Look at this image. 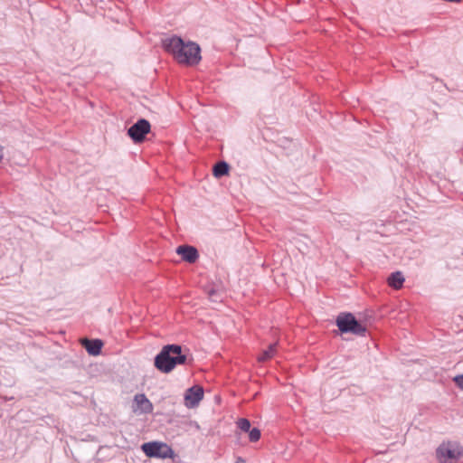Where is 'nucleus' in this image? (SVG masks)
<instances>
[{
	"mask_svg": "<svg viewBox=\"0 0 463 463\" xmlns=\"http://www.w3.org/2000/svg\"><path fill=\"white\" fill-rule=\"evenodd\" d=\"M463 455V447L457 442H443L436 449L439 463H456Z\"/></svg>",
	"mask_w": 463,
	"mask_h": 463,
	"instance_id": "obj_3",
	"label": "nucleus"
},
{
	"mask_svg": "<svg viewBox=\"0 0 463 463\" xmlns=\"http://www.w3.org/2000/svg\"><path fill=\"white\" fill-rule=\"evenodd\" d=\"M203 398V388L200 385H194L188 388L184 394V403L188 408H194Z\"/></svg>",
	"mask_w": 463,
	"mask_h": 463,
	"instance_id": "obj_7",
	"label": "nucleus"
},
{
	"mask_svg": "<svg viewBox=\"0 0 463 463\" xmlns=\"http://www.w3.org/2000/svg\"><path fill=\"white\" fill-rule=\"evenodd\" d=\"M134 402L136 407H134V411H139L140 413H151L153 411V404L146 398L144 393L136 394L134 397Z\"/></svg>",
	"mask_w": 463,
	"mask_h": 463,
	"instance_id": "obj_9",
	"label": "nucleus"
},
{
	"mask_svg": "<svg viewBox=\"0 0 463 463\" xmlns=\"http://www.w3.org/2000/svg\"><path fill=\"white\" fill-rule=\"evenodd\" d=\"M277 344H271L268 347V349L264 350L262 354L259 356V362H265L270 358H272L276 353Z\"/></svg>",
	"mask_w": 463,
	"mask_h": 463,
	"instance_id": "obj_13",
	"label": "nucleus"
},
{
	"mask_svg": "<svg viewBox=\"0 0 463 463\" xmlns=\"http://www.w3.org/2000/svg\"><path fill=\"white\" fill-rule=\"evenodd\" d=\"M187 355L183 353L179 345L172 344L164 345L155 357V366L164 373L172 372L176 365L185 364Z\"/></svg>",
	"mask_w": 463,
	"mask_h": 463,
	"instance_id": "obj_2",
	"label": "nucleus"
},
{
	"mask_svg": "<svg viewBox=\"0 0 463 463\" xmlns=\"http://www.w3.org/2000/svg\"><path fill=\"white\" fill-rule=\"evenodd\" d=\"M164 49L171 53L179 62L187 65L198 64L201 61L200 46L194 42L185 43L178 36H173L163 41Z\"/></svg>",
	"mask_w": 463,
	"mask_h": 463,
	"instance_id": "obj_1",
	"label": "nucleus"
},
{
	"mask_svg": "<svg viewBox=\"0 0 463 463\" xmlns=\"http://www.w3.org/2000/svg\"><path fill=\"white\" fill-rule=\"evenodd\" d=\"M336 326L342 333H352L364 335L366 327L363 326L352 313H341L336 318Z\"/></svg>",
	"mask_w": 463,
	"mask_h": 463,
	"instance_id": "obj_4",
	"label": "nucleus"
},
{
	"mask_svg": "<svg viewBox=\"0 0 463 463\" xmlns=\"http://www.w3.org/2000/svg\"><path fill=\"white\" fill-rule=\"evenodd\" d=\"M245 461L241 458H239L236 461V463H244Z\"/></svg>",
	"mask_w": 463,
	"mask_h": 463,
	"instance_id": "obj_17",
	"label": "nucleus"
},
{
	"mask_svg": "<svg viewBox=\"0 0 463 463\" xmlns=\"http://www.w3.org/2000/svg\"><path fill=\"white\" fill-rule=\"evenodd\" d=\"M150 129L151 125L149 121L140 118L128 129V135L137 144L145 140L146 135L150 132Z\"/></svg>",
	"mask_w": 463,
	"mask_h": 463,
	"instance_id": "obj_6",
	"label": "nucleus"
},
{
	"mask_svg": "<svg viewBox=\"0 0 463 463\" xmlns=\"http://www.w3.org/2000/svg\"><path fill=\"white\" fill-rule=\"evenodd\" d=\"M81 345L90 355H98L101 352L103 342L100 339H83Z\"/></svg>",
	"mask_w": 463,
	"mask_h": 463,
	"instance_id": "obj_10",
	"label": "nucleus"
},
{
	"mask_svg": "<svg viewBox=\"0 0 463 463\" xmlns=\"http://www.w3.org/2000/svg\"><path fill=\"white\" fill-rule=\"evenodd\" d=\"M142 451L148 458H173L175 452L170 446L161 441H150L142 444Z\"/></svg>",
	"mask_w": 463,
	"mask_h": 463,
	"instance_id": "obj_5",
	"label": "nucleus"
},
{
	"mask_svg": "<svg viewBox=\"0 0 463 463\" xmlns=\"http://www.w3.org/2000/svg\"><path fill=\"white\" fill-rule=\"evenodd\" d=\"M176 253L188 263H194L199 258L198 250L194 246L180 245L176 249Z\"/></svg>",
	"mask_w": 463,
	"mask_h": 463,
	"instance_id": "obj_8",
	"label": "nucleus"
},
{
	"mask_svg": "<svg viewBox=\"0 0 463 463\" xmlns=\"http://www.w3.org/2000/svg\"><path fill=\"white\" fill-rule=\"evenodd\" d=\"M238 427L241 430L248 432L250 430V422L247 419H240L238 421Z\"/></svg>",
	"mask_w": 463,
	"mask_h": 463,
	"instance_id": "obj_15",
	"label": "nucleus"
},
{
	"mask_svg": "<svg viewBox=\"0 0 463 463\" xmlns=\"http://www.w3.org/2000/svg\"><path fill=\"white\" fill-rule=\"evenodd\" d=\"M404 282V276L401 271L393 272L388 278V284L390 287L398 289L402 287Z\"/></svg>",
	"mask_w": 463,
	"mask_h": 463,
	"instance_id": "obj_11",
	"label": "nucleus"
},
{
	"mask_svg": "<svg viewBox=\"0 0 463 463\" xmlns=\"http://www.w3.org/2000/svg\"><path fill=\"white\" fill-rule=\"evenodd\" d=\"M453 381L458 388L463 390V374L455 376Z\"/></svg>",
	"mask_w": 463,
	"mask_h": 463,
	"instance_id": "obj_16",
	"label": "nucleus"
},
{
	"mask_svg": "<svg viewBox=\"0 0 463 463\" xmlns=\"http://www.w3.org/2000/svg\"><path fill=\"white\" fill-rule=\"evenodd\" d=\"M229 165L224 161H220L216 163L213 166V175L215 177H222L226 175L229 172Z\"/></svg>",
	"mask_w": 463,
	"mask_h": 463,
	"instance_id": "obj_12",
	"label": "nucleus"
},
{
	"mask_svg": "<svg viewBox=\"0 0 463 463\" xmlns=\"http://www.w3.org/2000/svg\"><path fill=\"white\" fill-rule=\"evenodd\" d=\"M249 439L251 442H256L260 439V430L258 428L250 429L249 431Z\"/></svg>",
	"mask_w": 463,
	"mask_h": 463,
	"instance_id": "obj_14",
	"label": "nucleus"
}]
</instances>
